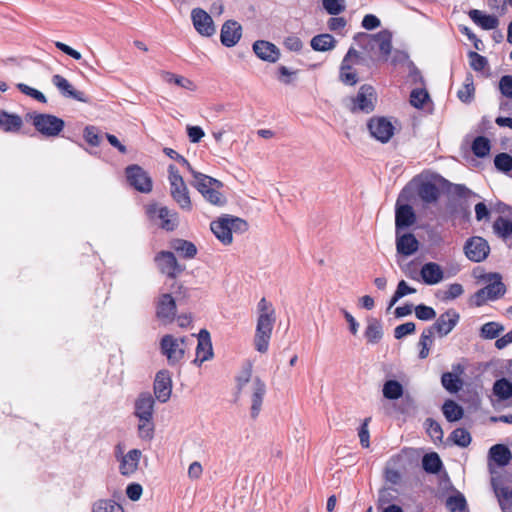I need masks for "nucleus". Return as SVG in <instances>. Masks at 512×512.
<instances>
[{
	"instance_id": "obj_8",
	"label": "nucleus",
	"mask_w": 512,
	"mask_h": 512,
	"mask_svg": "<svg viewBox=\"0 0 512 512\" xmlns=\"http://www.w3.org/2000/svg\"><path fill=\"white\" fill-rule=\"evenodd\" d=\"M154 261L158 270L171 279L177 278L185 270V266L180 264L174 253L170 251L158 252Z\"/></svg>"
},
{
	"instance_id": "obj_26",
	"label": "nucleus",
	"mask_w": 512,
	"mask_h": 512,
	"mask_svg": "<svg viewBox=\"0 0 512 512\" xmlns=\"http://www.w3.org/2000/svg\"><path fill=\"white\" fill-rule=\"evenodd\" d=\"M142 452L139 449H132L120 459L119 471L123 476H131L139 466Z\"/></svg>"
},
{
	"instance_id": "obj_17",
	"label": "nucleus",
	"mask_w": 512,
	"mask_h": 512,
	"mask_svg": "<svg viewBox=\"0 0 512 512\" xmlns=\"http://www.w3.org/2000/svg\"><path fill=\"white\" fill-rule=\"evenodd\" d=\"M376 101L375 90L370 85H362L353 99L352 110L369 113L373 111Z\"/></svg>"
},
{
	"instance_id": "obj_60",
	"label": "nucleus",
	"mask_w": 512,
	"mask_h": 512,
	"mask_svg": "<svg viewBox=\"0 0 512 512\" xmlns=\"http://www.w3.org/2000/svg\"><path fill=\"white\" fill-rule=\"evenodd\" d=\"M416 326L413 322H406L404 324L398 325L394 329V337L396 339H401L406 335L413 334L415 332Z\"/></svg>"
},
{
	"instance_id": "obj_7",
	"label": "nucleus",
	"mask_w": 512,
	"mask_h": 512,
	"mask_svg": "<svg viewBox=\"0 0 512 512\" xmlns=\"http://www.w3.org/2000/svg\"><path fill=\"white\" fill-rule=\"evenodd\" d=\"M242 393L249 398L251 403V418L256 419L260 414L264 396L266 394L265 383L259 377H254L249 383V388H246Z\"/></svg>"
},
{
	"instance_id": "obj_50",
	"label": "nucleus",
	"mask_w": 512,
	"mask_h": 512,
	"mask_svg": "<svg viewBox=\"0 0 512 512\" xmlns=\"http://www.w3.org/2000/svg\"><path fill=\"white\" fill-rule=\"evenodd\" d=\"M17 88L25 95L35 99L36 101L40 103H46L47 98L46 96L39 90L32 88L24 83H18Z\"/></svg>"
},
{
	"instance_id": "obj_32",
	"label": "nucleus",
	"mask_w": 512,
	"mask_h": 512,
	"mask_svg": "<svg viewBox=\"0 0 512 512\" xmlns=\"http://www.w3.org/2000/svg\"><path fill=\"white\" fill-rule=\"evenodd\" d=\"M492 390L498 401H505L512 397V383L506 378L496 380Z\"/></svg>"
},
{
	"instance_id": "obj_31",
	"label": "nucleus",
	"mask_w": 512,
	"mask_h": 512,
	"mask_svg": "<svg viewBox=\"0 0 512 512\" xmlns=\"http://www.w3.org/2000/svg\"><path fill=\"white\" fill-rule=\"evenodd\" d=\"M509 448L503 444H496L489 450V457L499 466H505L511 459Z\"/></svg>"
},
{
	"instance_id": "obj_4",
	"label": "nucleus",
	"mask_w": 512,
	"mask_h": 512,
	"mask_svg": "<svg viewBox=\"0 0 512 512\" xmlns=\"http://www.w3.org/2000/svg\"><path fill=\"white\" fill-rule=\"evenodd\" d=\"M171 195L182 209L189 210L191 201L186 184L174 165L168 168Z\"/></svg>"
},
{
	"instance_id": "obj_5",
	"label": "nucleus",
	"mask_w": 512,
	"mask_h": 512,
	"mask_svg": "<svg viewBox=\"0 0 512 512\" xmlns=\"http://www.w3.org/2000/svg\"><path fill=\"white\" fill-rule=\"evenodd\" d=\"M275 321L276 316L269 317L266 315H258L254 335V346L258 352L266 353L268 351Z\"/></svg>"
},
{
	"instance_id": "obj_45",
	"label": "nucleus",
	"mask_w": 512,
	"mask_h": 512,
	"mask_svg": "<svg viewBox=\"0 0 512 512\" xmlns=\"http://www.w3.org/2000/svg\"><path fill=\"white\" fill-rule=\"evenodd\" d=\"M493 229L496 234L502 238H507L512 235V220H507L499 217L493 224Z\"/></svg>"
},
{
	"instance_id": "obj_41",
	"label": "nucleus",
	"mask_w": 512,
	"mask_h": 512,
	"mask_svg": "<svg viewBox=\"0 0 512 512\" xmlns=\"http://www.w3.org/2000/svg\"><path fill=\"white\" fill-rule=\"evenodd\" d=\"M443 387L450 393L458 392L462 387V380L454 373L446 372L441 377Z\"/></svg>"
},
{
	"instance_id": "obj_22",
	"label": "nucleus",
	"mask_w": 512,
	"mask_h": 512,
	"mask_svg": "<svg viewBox=\"0 0 512 512\" xmlns=\"http://www.w3.org/2000/svg\"><path fill=\"white\" fill-rule=\"evenodd\" d=\"M213 357V349L210 334L207 330L202 329L198 334V344L196 347L195 364L201 365L203 362Z\"/></svg>"
},
{
	"instance_id": "obj_53",
	"label": "nucleus",
	"mask_w": 512,
	"mask_h": 512,
	"mask_svg": "<svg viewBox=\"0 0 512 512\" xmlns=\"http://www.w3.org/2000/svg\"><path fill=\"white\" fill-rule=\"evenodd\" d=\"M468 58L471 68L475 71H482L488 64V61L484 56L474 51H470L468 53Z\"/></svg>"
},
{
	"instance_id": "obj_37",
	"label": "nucleus",
	"mask_w": 512,
	"mask_h": 512,
	"mask_svg": "<svg viewBox=\"0 0 512 512\" xmlns=\"http://www.w3.org/2000/svg\"><path fill=\"white\" fill-rule=\"evenodd\" d=\"M433 336H434V333L432 332L431 329L426 328L423 330V332L420 336L419 342H418V346L420 347V350H419V358L420 359H426L429 356L430 348L434 342Z\"/></svg>"
},
{
	"instance_id": "obj_46",
	"label": "nucleus",
	"mask_w": 512,
	"mask_h": 512,
	"mask_svg": "<svg viewBox=\"0 0 512 512\" xmlns=\"http://www.w3.org/2000/svg\"><path fill=\"white\" fill-rule=\"evenodd\" d=\"M450 439L455 445L467 447L471 443V435L464 428H457L450 434Z\"/></svg>"
},
{
	"instance_id": "obj_27",
	"label": "nucleus",
	"mask_w": 512,
	"mask_h": 512,
	"mask_svg": "<svg viewBox=\"0 0 512 512\" xmlns=\"http://www.w3.org/2000/svg\"><path fill=\"white\" fill-rule=\"evenodd\" d=\"M420 276L425 284L435 285L444 279V272L439 264L428 262L421 267Z\"/></svg>"
},
{
	"instance_id": "obj_18",
	"label": "nucleus",
	"mask_w": 512,
	"mask_h": 512,
	"mask_svg": "<svg viewBox=\"0 0 512 512\" xmlns=\"http://www.w3.org/2000/svg\"><path fill=\"white\" fill-rule=\"evenodd\" d=\"M147 213L151 218L157 217L161 222V228L166 231H173L178 225V216L176 212L167 207H158L156 204L147 207Z\"/></svg>"
},
{
	"instance_id": "obj_13",
	"label": "nucleus",
	"mask_w": 512,
	"mask_h": 512,
	"mask_svg": "<svg viewBox=\"0 0 512 512\" xmlns=\"http://www.w3.org/2000/svg\"><path fill=\"white\" fill-rule=\"evenodd\" d=\"M191 21L194 29L203 37H212L216 33V25L212 17L202 8L192 9Z\"/></svg>"
},
{
	"instance_id": "obj_10",
	"label": "nucleus",
	"mask_w": 512,
	"mask_h": 512,
	"mask_svg": "<svg viewBox=\"0 0 512 512\" xmlns=\"http://www.w3.org/2000/svg\"><path fill=\"white\" fill-rule=\"evenodd\" d=\"M408 193V189L404 188L399 195V198L396 203L395 210V226L396 232H399L400 229H404L412 226L416 221V215L414 213L413 208L408 204H401L402 200H407L406 194Z\"/></svg>"
},
{
	"instance_id": "obj_56",
	"label": "nucleus",
	"mask_w": 512,
	"mask_h": 512,
	"mask_svg": "<svg viewBox=\"0 0 512 512\" xmlns=\"http://www.w3.org/2000/svg\"><path fill=\"white\" fill-rule=\"evenodd\" d=\"M464 293L463 286L459 283L448 285L447 289L443 292L442 299L444 301L454 300Z\"/></svg>"
},
{
	"instance_id": "obj_36",
	"label": "nucleus",
	"mask_w": 512,
	"mask_h": 512,
	"mask_svg": "<svg viewBox=\"0 0 512 512\" xmlns=\"http://www.w3.org/2000/svg\"><path fill=\"white\" fill-rule=\"evenodd\" d=\"M364 334L369 343H378L383 336L382 325L380 321L377 319H370Z\"/></svg>"
},
{
	"instance_id": "obj_25",
	"label": "nucleus",
	"mask_w": 512,
	"mask_h": 512,
	"mask_svg": "<svg viewBox=\"0 0 512 512\" xmlns=\"http://www.w3.org/2000/svg\"><path fill=\"white\" fill-rule=\"evenodd\" d=\"M52 83L60 91L64 97L75 99L79 102H88V98L84 92L74 89L67 79L56 74L52 77Z\"/></svg>"
},
{
	"instance_id": "obj_3",
	"label": "nucleus",
	"mask_w": 512,
	"mask_h": 512,
	"mask_svg": "<svg viewBox=\"0 0 512 512\" xmlns=\"http://www.w3.org/2000/svg\"><path fill=\"white\" fill-rule=\"evenodd\" d=\"M195 187L203 195V197L213 205L224 206L226 198L218 190L222 187V183L212 177L192 171Z\"/></svg>"
},
{
	"instance_id": "obj_28",
	"label": "nucleus",
	"mask_w": 512,
	"mask_h": 512,
	"mask_svg": "<svg viewBox=\"0 0 512 512\" xmlns=\"http://www.w3.org/2000/svg\"><path fill=\"white\" fill-rule=\"evenodd\" d=\"M418 248L419 242L412 233L399 235V232H397L396 249L399 254L410 256L414 254Z\"/></svg>"
},
{
	"instance_id": "obj_12",
	"label": "nucleus",
	"mask_w": 512,
	"mask_h": 512,
	"mask_svg": "<svg viewBox=\"0 0 512 512\" xmlns=\"http://www.w3.org/2000/svg\"><path fill=\"white\" fill-rule=\"evenodd\" d=\"M394 135V130H354L346 132V137L355 145L368 144L374 139L380 143H387Z\"/></svg>"
},
{
	"instance_id": "obj_43",
	"label": "nucleus",
	"mask_w": 512,
	"mask_h": 512,
	"mask_svg": "<svg viewBox=\"0 0 512 512\" xmlns=\"http://www.w3.org/2000/svg\"><path fill=\"white\" fill-rule=\"evenodd\" d=\"M23 119L15 114L0 110V126L3 128H21Z\"/></svg>"
},
{
	"instance_id": "obj_23",
	"label": "nucleus",
	"mask_w": 512,
	"mask_h": 512,
	"mask_svg": "<svg viewBox=\"0 0 512 512\" xmlns=\"http://www.w3.org/2000/svg\"><path fill=\"white\" fill-rule=\"evenodd\" d=\"M253 51L263 61L275 63L280 58V50L273 43L257 40L253 44Z\"/></svg>"
},
{
	"instance_id": "obj_34",
	"label": "nucleus",
	"mask_w": 512,
	"mask_h": 512,
	"mask_svg": "<svg viewBox=\"0 0 512 512\" xmlns=\"http://www.w3.org/2000/svg\"><path fill=\"white\" fill-rule=\"evenodd\" d=\"M418 195L425 203H433L439 197V189L431 182H423L418 188Z\"/></svg>"
},
{
	"instance_id": "obj_48",
	"label": "nucleus",
	"mask_w": 512,
	"mask_h": 512,
	"mask_svg": "<svg viewBox=\"0 0 512 512\" xmlns=\"http://www.w3.org/2000/svg\"><path fill=\"white\" fill-rule=\"evenodd\" d=\"M138 435L143 440H151L154 436L153 419L139 420Z\"/></svg>"
},
{
	"instance_id": "obj_21",
	"label": "nucleus",
	"mask_w": 512,
	"mask_h": 512,
	"mask_svg": "<svg viewBox=\"0 0 512 512\" xmlns=\"http://www.w3.org/2000/svg\"><path fill=\"white\" fill-rule=\"evenodd\" d=\"M242 36V26L235 20H227L221 28L220 40L226 47L235 46Z\"/></svg>"
},
{
	"instance_id": "obj_15",
	"label": "nucleus",
	"mask_w": 512,
	"mask_h": 512,
	"mask_svg": "<svg viewBox=\"0 0 512 512\" xmlns=\"http://www.w3.org/2000/svg\"><path fill=\"white\" fill-rule=\"evenodd\" d=\"M460 315L454 309H448L442 313L436 320V322L428 327L433 333H437L439 337H445L448 335L459 322Z\"/></svg>"
},
{
	"instance_id": "obj_24",
	"label": "nucleus",
	"mask_w": 512,
	"mask_h": 512,
	"mask_svg": "<svg viewBox=\"0 0 512 512\" xmlns=\"http://www.w3.org/2000/svg\"><path fill=\"white\" fill-rule=\"evenodd\" d=\"M154 403V398L150 393H141L135 401V416L139 420L153 419Z\"/></svg>"
},
{
	"instance_id": "obj_64",
	"label": "nucleus",
	"mask_w": 512,
	"mask_h": 512,
	"mask_svg": "<svg viewBox=\"0 0 512 512\" xmlns=\"http://www.w3.org/2000/svg\"><path fill=\"white\" fill-rule=\"evenodd\" d=\"M142 486L138 483H131L126 488V495L132 501H137L142 495Z\"/></svg>"
},
{
	"instance_id": "obj_40",
	"label": "nucleus",
	"mask_w": 512,
	"mask_h": 512,
	"mask_svg": "<svg viewBox=\"0 0 512 512\" xmlns=\"http://www.w3.org/2000/svg\"><path fill=\"white\" fill-rule=\"evenodd\" d=\"M92 512H124V508L113 500L100 499L93 504Z\"/></svg>"
},
{
	"instance_id": "obj_20",
	"label": "nucleus",
	"mask_w": 512,
	"mask_h": 512,
	"mask_svg": "<svg viewBox=\"0 0 512 512\" xmlns=\"http://www.w3.org/2000/svg\"><path fill=\"white\" fill-rule=\"evenodd\" d=\"M172 392V380L167 370H161L156 374L154 381V394L158 401L165 403L170 399Z\"/></svg>"
},
{
	"instance_id": "obj_51",
	"label": "nucleus",
	"mask_w": 512,
	"mask_h": 512,
	"mask_svg": "<svg viewBox=\"0 0 512 512\" xmlns=\"http://www.w3.org/2000/svg\"><path fill=\"white\" fill-rule=\"evenodd\" d=\"M494 165L500 171L509 172L512 170V156L507 153H500L496 155Z\"/></svg>"
},
{
	"instance_id": "obj_14",
	"label": "nucleus",
	"mask_w": 512,
	"mask_h": 512,
	"mask_svg": "<svg viewBox=\"0 0 512 512\" xmlns=\"http://www.w3.org/2000/svg\"><path fill=\"white\" fill-rule=\"evenodd\" d=\"M490 247L488 242L482 237H472L468 239L464 246V252L467 258L473 262L485 260L489 254Z\"/></svg>"
},
{
	"instance_id": "obj_16",
	"label": "nucleus",
	"mask_w": 512,
	"mask_h": 512,
	"mask_svg": "<svg viewBox=\"0 0 512 512\" xmlns=\"http://www.w3.org/2000/svg\"><path fill=\"white\" fill-rule=\"evenodd\" d=\"M358 63H360L359 53L355 49L350 48L341 64L340 78L344 84L352 86L358 82L357 74L352 71V65Z\"/></svg>"
},
{
	"instance_id": "obj_30",
	"label": "nucleus",
	"mask_w": 512,
	"mask_h": 512,
	"mask_svg": "<svg viewBox=\"0 0 512 512\" xmlns=\"http://www.w3.org/2000/svg\"><path fill=\"white\" fill-rule=\"evenodd\" d=\"M469 17L479 26H481L485 30L495 29L499 20L497 17L492 15H485L480 10L473 9L469 12Z\"/></svg>"
},
{
	"instance_id": "obj_39",
	"label": "nucleus",
	"mask_w": 512,
	"mask_h": 512,
	"mask_svg": "<svg viewBox=\"0 0 512 512\" xmlns=\"http://www.w3.org/2000/svg\"><path fill=\"white\" fill-rule=\"evenodd\" d=\"M383 396L389 400H396L403 395V386L396 380H388L383 385Z\"/></svg>"
},
{
	"instance_id": "obj_59",
	"label": "nucleus",
	"mask_w": 512,
	"mask_h": 512,
	"mask_svg": "<svg viewBox=\"0 0 512 512\" xmlns=\"http://www.w3.org/2000/svg\"><path fill=\"white\" fill-rule=\"evenodd\" d=\"M446 506L447 508L452 511H463L466 507V501L463 496H450L446 500Z\"/></svg>"
},
{
	"instance_id": "obj_47",
	"label": "nucleus",
	"mask_w": 512,
	"mask_h": 512,
	"mask_svg": "<svg viewBox=\"0 0 512 512\" xmlns=\"http://www.w3.org/2000/svg\"><path fill=\"white\" fill-rule=\"evenodd\" d=\"M504 330V327L497 322H488L481 327V337L494 339Z\"/></svg>"
},
{
	"instance_id": "obj_11",
	"label": "nucleus",
	"mask_w": 512,
	"mask_h": 512,
	"mask_svg": "<svg viewBox=\"0 0 512 512\" xmlns=\"http://www.w3.org/2000/svg\"><path fill=\"white\" fill-rule=\"evenodd\" d=\"M156 317L164 325L175 320L177 307L171 294L163 293L155 301Z\"/></svg>"
},
{
	"instance_id": "obj_54",
	"label": "nucleus",
	"mask_w": 512,
	"mask_h": 512,
	"mask_svg": "<svg viewBox=\"0 0 512 512\" xmlns=\"http://www.w3.org/2000/svg\"><path fill=\"white\" fill-rule=\"evenodd\" d=\"M415 315L419 320L429 321L436 317V311L424 304H420L415 307Z\"/></svg>"
},
{
	"instance_id": "obj_1",
	"label": "nucleus",
	"mask_w": 512,
	"mask_h": 512,
	"mask_svg": "<svg viewBox=\"0 0 512 512\" xmlns=\"http://www.w3.org/2000/svg\"><path fill=\"white\" fill-rule=\"evenodd\" d=\"M355 39L371 58L387 61L392 50V34L388 30L377 34L360 33Z\"/></svg>"
},
{
	"instance_id": "obj_44",
	"label": "nucleus",
	"mask_w": 512,
	"mask_h": 512,
	"mask_svg": "<svg viewBox=\"0 0 512 512\" xmlns=\"http://www.w3.org/2000/svg\"><path fill=\"white\" fill-rule=\"evenodd\" d=\"M423 469L428 473H438L442 467V462L437 453L426 454L422 459Z\"/></svg>"
},
{
	"instance_id": "obj_35",
	"label": "nucleus",
	"mask_w": 512,
	"mask_h": 512,
	"mask_svg": "<svg viewBox=\"0 0 512 512\" xmlns=\"http://www.w3.org/2000/svg\"><path fill=\"white\" fill-rule=\"evenodd\" d=\"M442 411L449 422H455L463 417V408L453 400H446L442 406Z\"/></svg>"
},
{
	"instance_id": "obj_29",
	"label": "nucleus",
	"mask_w": 512,
	"mask_h": 512,
	"mask_svg": "<svg viewBox=\"0 0 512 512\" xmlns=\"http://www.w3.org/2000/svg\"><path fill=\"white\" fill-rule=\"evenodd\" d=\"M171 248L180 256L186 259H193L197 254V247L190 241L174 239Z\"/></svg>"
},
{
	"instance_id": "obj_61",
	"label": "nucleus",
	"mask_w": 512,
	"mask_h": 512,
	"mask_svg": "<svg viewBox=\"0 0 512 512\" xmlns=\"http://www.w3.org/2000/svg\"><path fill=\"white\" fill-rule=\"evenodd\" d=\"M367 128H394V123L386 117H373L368 121Z\"/></svg>"
},
{
	"instance_id": "obj_62",
	"label": "nucleus",
	"mask_w": 512,
	"mask_h": 512,
	"mask_svg": "<svg viewBox=\"0 0 512 512\" xmlns=\"http://www.w3.org/2000/svg\"><path fill=\"white\" fill-rule=\"evenodd\" d=\"M499 89L505 97L512 98V76H503L499 81Z\"/></svg>"
},
{
	"instance_id": "obj_63",
	"label": "nucleus",
	"mask_w": 512,
	"mask_h": 512,
	"mask_svg": "<svg viewBox=\"0 0 512 512\" xmlns=\"http://www.w3.org/2000/svg\"><path fill=\"white\" fill-rule=\"evenodd\" d=\"M258 315H266L269 317H275V309L272 304L266 300V298H262L257 305Z\"/></svg>"
},
{
	"instance_id": "obj_52",
	"label": "nucleus",
	"mask_w": 512,
	"mask_h": 512,
	"mask_svg": "<svg viewBox=\"0 0 512 512\" xmlns=\"http://www.w3.org/2000/svg\"><path fill=\"white\" fill-rule=\"evenodd\" d=\"M322 5L331 15H337L345 10V0H322Z\"/></svg>"
},
{
	"instance_id": "obj_49",
	"label": "nucleus",
	"mask_w": 512,
	"mask_h": 512,
	"mask_svg": "<svg viewBox=\"0 0 512 512\" xmlns=\"http://www.w3.org/2000/svg\"><path fill=\"white\" fill-rule=\"evenodd\" d=\"M425 427L427 433L429 434L433 441H442L443 430L437 421L428 418L425 421Z\"/></svg>"
},
{
	"instance_id": "obj_57",
	"label": "nucleus",
	"mask_w": 512,
	"mask_h": 512,
	"mask_svg": "<svg viewBox=\"0 0 512 512\" xmlns=\"http://www.w3.org/2000/svg\"><path fill=\"white\" fill-rule=\"evenodd\" d=\"M428 93L424 89H414L410 95V103L416 108H420L428 99Z\"/></svg>"
},
{
	"instance_id": "obj_9",
	"label": "nucleus",
	"mask_w": 512,
	"mask_h": 512,
	"mask_svg": "<svg viewBox=\"0 0 512 512\" xmlns=\"http://www.w3.org/2000/svg\"><path fill=\"white\" fill-rule=\"evenodd\" d=\"M128 183L141 193H149L152 190V179L140 166L133 164L125 169Z\"/></svg>"
},
{
	"instance_id": "obj_6",
	"label": "nucleus",
	"mask_w": 512,
	"mask_h": 512,
	"mask_svg": "<svg viewBox=\"0 0 512 512\" xmlns=\"http://www.w3.org/2000/svg\"><path fill=\"white\" fill-rule=\"evenodd\" d=\"M160 347L162 354L166 356L169 364L173 365L184 357L186 339L165 335L161 339Z\"/></svg>"
},
{
	"instance_id": "obj_42",
	"label": "nucleus",
	"mask_w": 512,
	"mask_h": 512,
	"mask_svg": "<svg viewBox=\"0 0 512 512\" xmlns=\"http://www.w3.org/2000/svg\"><path fill=\"white\" fill-rule=\"evenodd\" d=\"M472 152L475 156L483 158L489 155L491 144L490 140L486 137H476L471 146Z\"/></svg>"
},
{
	"instance_id": "obj_55",
	"label": "nucleus",
	"mask_w": 512,
	"mask_h": 512,
	"mask_svg": "<svg viewBox=\"0 0 512 512\" xmlns=\"http://www.w3.org/2000/svg\"><path fill=\"white\" fill-rule=\"evenodd\" d=\"M494 489H495V493L498 497L500 506H501L502 510L505 511L506 502H508L512 499V489H510L509 487H506V486L499 487L496 485L494 486Z\"/></svg>"
},
{
	"instance_id": "obj_19",
	"label": "nucleus",
	"mask_w": 512,
	"mask_h": 512,
	"mask_svg": "<svg viewBox=\"0 0 512 512\" xmlns=\"http://www.w3.org/2000/svg\"><path fill=\"white\" fill-rule=\"evenodd\" d=\"M25 122L33 125L35 128H63L64 121L54 115L42 113H27L25 115Z\"/></svg>"
},
{
	"instance_id": "obj_33",
	"label": "nucleus",
	"mask_w": 512,
	"mask_h": 512,
	"mask_svg": "<svg viewBox=\"0 0 512 512\" xmlns=\"http://www.w3.org/2000/svg\"><path fill=\"white\" fill-rule=\"evenodd\" d=\"M336 40L330 34H320L311 39V47L315 51H328L335 47Z\"/></svg>"
},
{
	"instance_id": "obj_38",
	"label": "nucleus",
	"mask_w": 512,
	"mask_h": 512,
	"mask_svg": "<svg viewBox=\"0 0 512 512\" xmlns=\"http://www.w3.org/2000/svg\"><path fill=\"white\" fill-rule=\"evenodd\" d=\"M493 278H494V281L489 283L487 286H485L483 288L490 300H495V299L500 298L501 296L504 295V293L506 291L505 285L502 283L499 275L494 274Z\"/></svg>"
},
{
	"instance_id": "obj_58",
	"label": "nucleus",
	"mask_w": 512,
	"mask_h": 512,
	"mask_svg": "<svg viewBox=\"0 0 512 512\" xmlns=\"http://www.w3.org/2000/svg\"><path fill=\"white\" fill-rule=\"evenodd\" d=\"M474 93V86L471 78H466L462 88L458 91V97L462 102H469Z\"/></svg>"
},
{
	"instance_id": "obj_2",
	"label": "nucleus",
	"mask_w": 512,
	"mask_h": 512,
	"mask_svg": "<svg viewBox=\"0 0 512 512\" xmlns=\"http://www.w3.org/2000/svg\"><path fill=\"white\" fill-rule=\"evenodd\" d=\"M211 231L216 238L224 245L233 241V232H245L248 228L247 222L239 217L225 216L211 222Z\"/></svg>"
}]
</instances>
